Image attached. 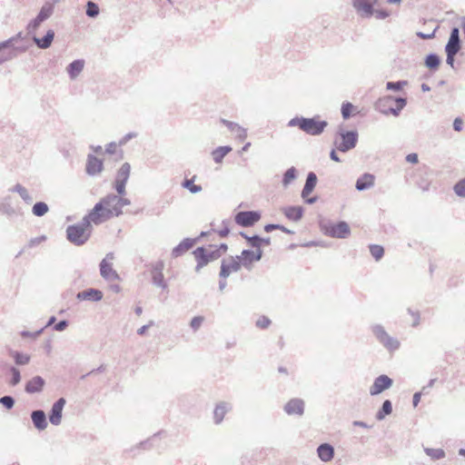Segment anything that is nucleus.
<instances>
[{
    "mask_svg": "<svg viewBox=\"0 0 465 465\" xmlns=\"http://www.w3.org/2000/svg\"><path fill=\"white\" fill-rule=\"evenodd\" d=\"M11 355L17 365H25L30 361V356L27 354L19 351H12Z\"/></svg>",
    "mask_w": 465,
    "mask_h": 465,
    "instance_id": "79ce46f5",
    "label": "nucleus"
},
{
    "mask_svg": "<svg viewBox=\"0 0 465 465\" xmlns=\"http://www.w3.org/2000/svg\"><path fill=\"white\" fill-rule=\"evenodd\" d=\"M271 324V320L266 316H262L256 321V326L260 329H267Z\"/></svg>",
    "mask_w": 465,
    "mask_h": 465,
    "instance_id": "6e6d98bb",
    "label": "nucleus"
},
{
    "mask_svg": "<svg viewBox=\"0 0 465 465\" xmlns=\"http://www.w3.org/2000/svg\"><path fill=\"white\" fill-rule=\"evenodd\" d=\"M406 104V98L389 95L379 99L375 104V108L382 114H392L394 116H398Z\"/></svg>",
    "mask_w": 465,
    "mask_h": 465,
    "instance_id": "20e7f679",
    "label": "nucleus"
},
{
    "mask_svg": "<svg viewBox=\"0 0 465 465\" xmlns=\"http://www.w3.org/2000/svg\"><path fill=\"white\" fill-rule=\"evenodd\" d=\"M9 371H10V373L12 375V378H11V381H10V384L12 386H15V385H17L21 381L20 371L17 368L14 367V366H11Z\"/></svg>",
    "mask_w": 465,
    "mask_h": 465,
    "instance_id": "09e8293b",
    "label": "nucleus"
},
{
    "mask_svg": "<svg viewBox=\"0 0 465 465\" xmlns=\"http://www.w3.org/2000/svg\"><path fill=\"white\" fill-rule=\"evenodd\" d=\"M15 43V38H9L0 43V64L12 59L15 54L12 52H5L4 49L10 47Z\"/></svg>",
    "mask_w": 465,
    "mask_h": 465,
    "instance_id": "c85d7f7f",
    "label": "nucleus"
},
{
    "mask_svg": "<svg viewBox=\"0 0 465 465\" xmlns=\"http://www.w3.org/2000/svg\"><path fill=\"white\" fill-rule=\"evenodd\" d=\"M76 298L80 301L99 302L103 299V292L97 289L90 288V289L79 292L76 294Z\"/></svg>",
    "mask_w": 465,
    "mask_h": 465,
    "instance_id": "6ab92c4d",
    "label": "nucleus"
},
{
    "mask_svg": "<svg viewBox=\"0 0 465 465\" xmlns=\"http://www.w3.org/2000/svg\"><path fill=\"white\" fill-rule=\"evenodd\" d=\"M44 331V328L43 329H40L39 331H35V332H30L28 331H23L21 332V335L23 337H32V338H36L38 335H40Z\"/></svg>",
    "mask_w": 465,
    "mask_h": 465,
    "instance_id": "0e129e2a",
    "label": "nucleus"
},
{
    "mask_svg": "<svg viewBox=\"0 0 465 465\" xmlns=\"http://www.w3.org/2000/svg\"><path fill=\"white\" fill-rule=\"evenodd\" d=\"M9 192L17 193L20 197L24 200V202L27 204H31L34 201V198L29 193L28 190L20 183H16L12 188H9Z\"/></svg>",
    "mask_w": 465,
    "mask_h": 465,
    "instance_id": "c756f323",
    "label": "nucleus"
},
{
    "mask_svg": "<svg viewBox=\"0 0 465 465\" xmlns=\"http://www.w3.org/2000/svg\"><path fill=\"white\" fill-rule=\"evenodd\" d=\"M31 419L34 426L38 430H44L46 429L48 423L46 420L45 412L42 410L33 411L31 412Z\"/></svg>",
    "mask_w": 465,
    "mask_h": 465,
    "instance_id": "aec40b11",
    "label": "nucleus"
},
{
    "mask_svg": "<svg viewBox=\"0 0 465 465\" xmlns=\"http://www.w3.org/2000/svg\"><path fill=\"white\" fill-rule=\"evenodd\" d=\"M370 252L375 261H380L384 255V248L379 244H371L369 246Z\"/></svg>",
    "mask_w": 465,
    "mask_h": 465,
    "instance_id": "a19ab883",
    "label": "nucleus"
},
{
    "mask_svg": "<svg viewBox=\"0 0 465 465\" xmlns=\"http://www.w3.org/2000/svg\"><path fill=\"white\" fill-rule=\"evenodd\" d=\"M374 180L373 174L365 173L357 179L355 188L360 192L368 190L374 185Z\"/></svg>",
    "mask_w": 465,
    "mask_h": 465,
    "instance_id": "412c9836",
    "label": "nucleus"
},
{
    "mask_svg": "<svg viewBox=\"0 0 465 465\" xmlns=\"http://www.w3.org/2000/svg\"><path fill=\"white\" fill-rule=\"evenodd\" d=\"M103 170V162L93 154H89L86 163V173L89 175H95Z\"/></svg>",
    "mask_w": 465,
    "mask_h": 465,
    "instance_id": "4be33fe9",
    "label": "nucleus"
},
{
    "mask_svg": "<svg viewBox=\"0 0 465 465\" xmlns=\"http://www.w3.org/2000/svg\"><path fill=\"white\" fill-rule=\"evenodd\" d=\"M203 251V256L205 258V260L207 261V264L212 262V261H214L216 259H218L220 257V252L219 251H215L214 249L213 250H208L206 249L205 247L203 246H201V247H197L194 251Z\"/></svg>",
    "mask_w": 465,
    "mask_h": 465,
    "instance_id": "4c0bfd02",
    "label": "nucleus"
},
{
    "mask_svg": "<svg viewBox=\"0 0 465 465\" xmlns=\"http://www.w3.org/2000/svg\"><path fill=\"white\" fill-rule=\"evenodd\" d=\"M90 213L78 223L69 225L66 228L67 240L76 246L84 245L90 238L93 226Z\"/></svg>",
    "mask_w": 465,
    "mask_h": 465,
    "instance_id": "f03ea898",
    "label": "nucleus"
},
{
    "mask_svg": "<svg viewBox=\"0 0 465 465\" xmlns=\"http://www.w3.org/2000/svg\"><path fill=\"white\" fill-rule=\"evenodd\" d=\"M371 332L376 340L390 352L399 350L401 343L398 339L391 336L381 324L371 326Z\"/></svg>",
    "mask_w": 465,
    "mask_h": 465,
    "instance_id": "39448f33",
    "label": "nucleus"
},
{
    "mask_svg": "<svg viewBox=\"0 0 465 465\" xmlns=\"http://www.w3.org/2000/svg\"><path fill=\"white\" fill-rule=\"evenodd\" d=\"M193 255H194V258L197 262V264H196V267H195V272H199L200 270L206 266L207 265V261L205 260L204 256H203V251H193Z\"/></svg>",
    "mask_w": 465,
    "mask_h": 465,
    "instance_id": "ea45409f",
    "label": "nucleus"
},
{
    "mask_svg": "<svg viewBox=\"0 0 465 465\" xmlns=\"http://www.w3.org/2000/svg\"><path fill=\"white\" fill-rule=\"evenodd\" d=\"M261 213L258 211H241L234 216V222L242 227H251L261 219Z\"/></svg>",
    "mask_w": 465,
    "mask_h": 465,
    "instance_id": "0eeeda50",
    "label": "nucleus"
},
{
    "mask_svg": "<svg viewBox=\"0 0 465 465\" xmlns=\"http://www.w3.org/2000/svg\"><path fill=\"white\" fill-rule=\"evenodd\" d=\"M406 84L407 81L387 82L386 88L390 91L400 92Z\"/></svg>",
    "mask_w": 465,
    "mask_h": 465,
    "instance_id": "de8ad7c7",
    "label": "nucleus"
},
{
    "mask_svg": "<svg viewBox=\"0 0 465 465\" xmlns=\"http://www.w3.org/2000/svg\"><path fill=\"white\" fill-rule=\"evenodd\" d=\"M446 53V63L454 68V63H455V56L457 54L451 53V52H445Z\"/></svg>",
    "mask_w": 465,
    "mask_h": 465,
    "instance_id": "680f3d73",
    "label": "nucleus"
},
{
    "mask_svg": "<svg viewBox=\"0 0 465 465\" xmlns=\"http://www.w3.org/2000/svg\"><path fill=\"white\" fill-rule=\"evenodd\" d=\"M54 38V32L52 29H49L42 38H39L34 35L32 39L38 48L46 49L51 46Z\"/></svg>",
    "mask_w": 465,
    "mask_h": 465,
    "instance_id": "b1692460",
    "label": "nucleus"
},
{
    "mask_svg": "<svg viewBox=\"0 0 465 465\" xmlns=\"http://www.w3.org/2000/svg\"><path fill=\"white\" fill-rule=\"evenodd\" d=\"M461 49V40L460 36V29L452 27L449 36V40L445 45V52L458 54Z\"/></svg>",
    "mask_w": 465,
    "mask_h": 465,
    "instance_id": "2eb2a0df",
    "label": "nucleus"
},
{
    "mask_svg": "<svg viewBox=\"0 0 465 465\" xmlns=\"http://www.w3.org/2000/svg\"><path fill=\"white\" fill-rule=\"evenodd\" d=\"M194 178L195 176H193V179H185L182 183V186L189 190L192 193H197L202 191L201 185L194 184Z\"/></svg>",
    "mask_w": 465,
    "mask_h": 465,
    "instance_id": "58836bf2",
    "label": "nucleus"
},
{
    "mask_svg": "<svg viewBox=\"0 0 465 465\" xmlns=\"http://www.w3.org/2000/svg\"><path fill=\"white\" fill-rule=\"evenodd\" d=\"M424 451L432 460H440L445 457V452L442 449L425 448Z\"/></svg>",
    "mask_w": 465,
    "mask_h": 465,
    "instance_id": "c03bdc74",
    "label": "nucleus"
},
{
    "mask_svg": "<svg viewBox=\"0 0 465 465\" xmlns=\"http://www.w3.org/2000/svg\"><path fill=\"white\" fill-rule=\"evenodd\" d=\"M100 274L106 281L119 280V274L113 269V264L107 261H101L99 264Z\"/></svg>",
    "mask_w": 465,
    "mask_h": 465,
    "instance_id": "dca6fc26",
    "label": "nucleus"
},
{
    "mask_svg": "<svg viewBox=\"0 0 465 465\" xmlns=\"http://www.w3.org/2000/svg\"><path fill=\"white\" fill-rule=\"evenodd\" d=\"M44 21L38 17L36 15L35 18H34L33 20H31L29 22V24L27 25L26 26V30H27V34L28 35H35V32L36 31V29L40 26V25L43 23Z\"/></svg>",
    "mask_w": 465,
    "mask_h": 465,
    "instance_id": "49530a36",
    "label": "nucleus"
},
{
    "mask_svg": "<svg viewBox=\"0 0 465 465\" xmlns=\"http://www.w3.org/2000/svg\"><path fill=\"white\" fill-rule=\"evenodd\" d=\"M325 232L333 238L345 239L350 235L351 230L346 222L341 221L335 224H331L326 227Z\"/></svg>",
    "mask_w": 465,
    "mask_h": 465,
    "instance_id": "f8f14e48",
    "label": "nucleus"
},
{
    "mask_svg": "<svg viewBox=\"0 0 465 465\" xmlns=\"http://www.w3.org/2000/svg\"><path fill=\"white\" fill-rule=\"evenodd\" d=\"M463 128V121L461 118L457 117L453 121V129L457 132H460Z\"/></svg>",
    "mask_w": 465,
    "mask_h": 465,
    "instance_id": "e2e57ef3",
    "label": "nucleus"
},
{
    "mask_svg": "<svg viewBox=\"0 0 465 465\" xmlns=\"http://www.w3.org/2000/svg\"><path fill=\"white\" fill-rule=\"evenodd\" d=\"M303 209L302 206H292V221H298L302 218Z\"/></svg>",
    "mask_w": 465,
    "mask_h": 465,
    "instance_id": "13d9d810",
    "label": "nucleus"
},
{
    "mask_svg": "<svg viewBox=\"0 0 465 465\" xmlns=\"http://www.w3.org/2000/svg\"><path fill=\"white\" fill-rule=\"evenodd\" d=\"M15 399L10 395H5L0 398V403L7 410H11L15 405Z\"/></svg>",
    "mask_w": 465,
    "mask_h": 465,
    "instance_id": "603ef678",
    "label": "nucleus"
},
{
    "mask_svg": "<svg viewBox=\"0 0 465 465\" xmlns=\"http://www.w3.org/2000/svg\"><path fill=\"white\" fill-rule=\"evenodd\" d=\"M318 179L317 175L313 172H310L307 174L306 182L302 191V197L304 199L305 203L312 204L316 202L317 198L315 196L308 198V196L312 193Z\"/></svg>",
    "mask_w": 465,
    "mask_h": 465,
    "instance_id": "ddd939ff",
    "label": "nucleus"
},
{
    "mask_svg": "<svg viewBox=\"0 0 465 465\" xmlns=\"http://www.w3.org/2000/svg\"><path fill=\"white\" fill-rule=\"evenodd\" d=\"M49 211L48 205L45 202H37L33 205L32 213L37 217H42Z\"/></svg>",
    "mask_w": 465,
    "mask_h": 465,
    "instance_id": "e433bc0d",
    "label": "nucleus"
},
{
    "mask_svg": "<svg viewBox=\"0 0 465 465\" xmlns=\"http://www.w3.org/2000/svg\"><path fill=\"white\" fill-rule=\"evenodd\" d=\"M68 321L62 320L54 325V330L56 331H63L68 327Z\"/></svg>",
    "mask_w": 465,
    "mask_h": 465,
    "instance_id": "bf43d9fd",
    "label": "nucleus"
},
{
    "mask_svg": "<svg viewBox=\"0 0 465 465\" xmlns=\"http://www.w3.org/2000/svg\"><path fill=\"white\" fill-rule=\"evenodd\" d=\"M131 172V165L128 163H124L116 173L115 181L127 183Z\"/></svg>",
    "mask_w": 465,
    "mask_h": 465,
    "instance_id": "f704fd0d",
    "label": "nucleus"
},
{
    "mask_svg": "<svg viewBox=\"0 0 465 465\" xmlns=\"http://www.w3.org/2000/svg\"><path fill=\"white\" fill-rule=\"evenodd\" d=\"M119 196L110 193L102 198L90 212V216L94 224H100L114 216H120L123 211L119 209Z\"/></svg>",
    "mask_w": 465,
    "mask_h": 465,
    "instance_id": "f257e3e1",
    "label": "nucleus"
},
{
    "mask_svg": "<svg viewBox=\"0 0 465 465\" xmlns=\"http://www.w3.org/2000/svg\"><path fill=\"white\" fill-rule=\"evenodd\" d=\"M231 410V406L229 403L225 401L219 402L213 411V420L215 424H220L225 414Z\"/></svg>",
    "mask_w": 465,
    "mask_h": 465,
    "instance_id": "393cba45",
    "label": "nucleus"
},
{
    "mask_svg": "<svg viewBox=\"0 0 465 465\" xmlns=\"http://www.w3.org/2000/svg\"><path fill=\"white\" fill-rule=\"evenodd\" d=\"M317 454L321 460L329 462L334 457V448L329 443H322L317 448Z\"/></svg>",
    "mask_w": 465,
    "mask_h": 465,
    "instance_id": "5701e85b",
    "label": "nucleus"
},
{
    "mask_svg": "<svg viewBox=\"0 0 465 465\" xmlns=\"http://www.w3.org/2000/svg\"><path fill=\"white\" fill-rule=\"evenodd\" d=\"M405 160L411 163H417L419 162V157L417 153H411L406 155Z\"/></svg>",
    "mask_w": 465,
    "mask_h": 465,
    "instance_id": "774afa93",
    "label": "nucleus"
},
{
    "mask_svg": "<svg viewBox=\"0 0 465 465\" xmlns=\"http://www.w3.org/2000/svg\"><path fill=\"white\" fill-rule=\"evenodd\" d=\"M125 185L126 183L124 182L114 181V189L116 190L118 195H124L126 193Z\"/></svg>",
    "mask_w": 465,
    "mask_h": 465,
    "instance_id": "4d7b16f0",
    "label": "nucleus"
},
{
    "mask_svg": "<svg viewBox=\"0 0 465 465\" xmlns=\"http://www.w3.org/2000/svg\"><path fill=\"white\" fill-rule=\"evenodd\" d=\"M379 0H352V6L361 16L370 18L374 15L373 5Z\"/></svg>",
    "mask_w": 465,
    "mask_h": 465,
    "instance_id": "9b49d317",
    "label": "nucleus"
},
{
    "mask_svg": "<svg viewBox=\"0 0 465 465\" xmlns=\"http://www.w3.org/2000/svg\"><path fill=\"white\" fill-rule=\"evenodd\" d=\"M232 150L230 145L219 146L212 152L213 159L216 163H221L223 158Z\"/></svg>",
    "mask_w": 465,
    "mask_h": 465,
    "instance_id": "7c9ffc66",
    "label": "nucleus"
},
{
    "mask_svg": "<svg viewBox=\"0 0 465 465\" xmlns=\"http://www.w3.org/2000/svg\"><path fill=\"white\" fill-rule=\"evenodd\" d=\"M292 126H297L301 131L309 135L318 136L324 132L328 126V122L321 120L320 115L311 118L295 116L292 117Z\"/></svg>",
    "mask_w": 465,
    "mask_h": 465,
    "instance_id": "7ed1b4c3",
    "label": "nucleus"
},
{
    "mask_svg": "<svg viewBox=\"0 0 465 465\" xmlns=\"http://www.w3.org/2000/svg\"><path fill=\"white\" fill-rule=\"evenodd\" d=\"M246 241H247L248 244L252 248L259 249V247H261L260 246L261 237L259 235L255 234L252 236L246 237Z\"/></svg>",
    "mask_w": 465,
    "mask_h": 465,
    "instance_id": "5fc2aeb1",
    "label": "nucleus"
},
{
    "mask_svg": "<svg viewBox=\"0 0 465 465\" xmlns=\"http://www.w3.org/2000/svg\"><path fill=\"white\" fill-rule=\"evenodd\" d=\"M84 66V61L82 59H77L73 61L66 67V71L71 79L76 78L79 74L83 71Z\"/></svg>",
    "mask_w": 465,
    "mask_h": 465,
    "instance_id": "bb28decb",
    "label": "nucleus"
},
{
    "mask_svg": "<svg viewBox=\"0 0 465 465\" xmlns=\"http://www.w3.org/2000/svg\"><path fill=\"white\" fill-rule=\"evenodd\" d=\"M337 135L340 136L341 142L334 141L336 148L341 153H347L356 147L359 134L356 130L346 131L341 127L339 128Z\"/></svg>",
    "mask_w": 465,
    "mask_h": 465,
    "instance_id": "423d86ee",
    "label": "nucleus"
},
{
    "mask_svg": "<svg viewBox=\"0 0 465 465\" xmlns=\"http://www.w3.org/2000/svg\"><path fill=\"white\" fill-rule=\"evenodd\" d=\"M353 108L354 106L352 105V104L349 102L342 104L341 112L343 119L347 120L351 117Z\"/></svg>",
    "mask_w": 465,
    "mask_h": 465,
    "instance_id": "3c124183",
    "label": "nucleus"
},
{
    "mask_svg": "<svg viewBox=\"0 0 465 465\" xmlns=\"http://www.w3.org/2000/svg\"><path fill=\"white\" fill-rule=\"evenodd\" d=\"M100 9L97 4L88 1L86 4V15L91 18H95L99 15Z\"/></svg>",
    "mask_w": 465,
    "mask_h": 465,
    "instance_id": "37998d69",
    "label": "nucleus"
},
{
    "mask_svg": "<svg viewBox=\"0 0 465 465\" xmlns=\"http://www.w3.org/2000/svg\"><path fill=\"white\" fill-rule=\"evenodd\" d=\"M453 191L459 197L465 198V178L456 183Z\"/></svg>",
    "mask_w": 465,
    "mask_h": 465,
    "instance_id": "8fccbe9b",
    "label": "nucleus"
},
{
    "mask_svg": "<svg viewBox=\"0 0 465 465\" xmlns=\"http://www.w3.org/2000/svg\"><path fill=\"white\" fill-rule=\"evenodd\" d=\"M164 269V263L163 261H158L152 265L151 276L152 282L154 286L162 288L163 290L167 289L168 285L164 280L163 271Z\"/></svg>",
    "mask_w": 465,
    "mask_h": 465,
    "instance_id": "1a4fd4ad",
    "label": "nucleus"
},
{
    "mask_svg": "<svg viewBox=\"0 0 465 465\" xmlns=\"http://www.w3.org/2000/svg\"><path fill=\"white\" fill-rule=\"evenodd\" d=\"M59 0H48L41 7L37 16L44 22L52 16L54 11V5Z\"/></svg>",
    "mask_w": 465,
    "mask_h": 465,
    "instance_id": "a878e982",
    "label": "nucleus"
},
{
    "mask_svg": "<svg viewBox=\"0 0 465 465\" xmlns=\"http://www.w3.org/2000/svg\"><path fill=\"white\" fill-rule=\"evenodd\" d=\"M392 412V404L390 400H385L382 402L381 408L376 413V419L378 420H382L385 419L387 415H390Z\"/></svg>",
    "mask_w": 465,
    "mask_h": 465,
    "instance_id": "473e14b6",
    "label": "nucleus"
},
{
    "mask_svg": "<svg viewBox=\"0 0 465 465\" xmlns=\"http://www.w3.org/2000/svg\"><path fill=\"white\" fill-rule=\"evenodd\" d=\"M242 263L240 257H229L228 259H223L221 262V270L219 276L221 279H226L232 272H237L241 270Z\"/></svg>",
    "mask_w": 465,
    "mask_h": 465,
    "instance_id": "6e6552de",
    "label": "nucleus"
},
{
    "mask_svg": "<svg viewBox=\"0 0 465 465\" xmlns=\"http://www.w3.org/2000/svg\"><path fill=\"white\" fill-rule=\"evenodd\" d=\"M223 123L227 126V128L232 133H234L236 134L239 140L243 141L247 137L246 129L240 126L238 124L227 120H223Z\"/></svg>",
    "mask_w": 465,
    "mask_h": 465,
    "instance_id": "cd10ccee",
    "label": "nucleus"
},
{
    "mask_svg": "<svg viewBox=\"0 0 465 465\" xmlns=\"http://www.w3.org/2000/svg\"><path fill=\"white\" fill-rule=\"evenodd\" d=\"M66 403L64 398H59L52 406L51 411L49 412V421L54 425L58 426L62 421L63 410Z\"/></svg>",
    "mask_w": 465,
    "mask_h": 465,
    "instance_id": "4468645a",
    "label": "nucleus"
},
{
    "mask_svg": "<svg viewBox=\"0 0 465 465\" xmlns=\"http://www.w3.org/2000/svg\"><path fill=\"white\" fill-rule=\"evenodd\" d=\"M236 257H238V255ZM239 257L242 266L245 268H249V265L255 261L253 251L251 250H243Z\"/></svg>",
    "mask_w": 465,
    "mask_h": 465,
    "instance_id": "c9c22d12",
    "label": "nucleus"
},
{
    "mask_svg": "<svg viewBox=\"0 0 465 465\" xmlns=\"http://www.w3.org/2000/svg\"><path fill=\"white\" fill-rule=\"evenodd\" d=\"M305 403L301 399H292V414L302 416L304 413Z\"/></svg>",
    "mask_w": 465,
    "mask_h": 465,
    "instance_id": "a18cd8bd",
    "label": "nucleus"
},
{
    "mask_svg": "<svg viewBox=\"0 0 465 465\" xmlns=\"http://www.w3.org/2000/svg\"><path fill=\"white\" fill-rule=\"evenodd\" d=\"M223 227L221 230H219L218 234L220 235V237L224 238L227 237L228 234L230 233V228L225 223V222H223Z\"/></svg>",
    "mask_w": 465,
    "mask_h": 465,
    "instance_id": "69168bd1",
    "label": "nucleus"
},
{
    "mask_svg": "<svg viewBox=\"0 0 465 465\" xmlns=\"http://www.w3.org/2000/svg\"><path fill=\"white\" fill-rule=\"evenodd\" d=\"M393 384V381L386 374H381L375 378L372 385L370 387V394L371 396L379 395L384 391L390 389Z\"/></svg>",
    "mask_w": 465,
    "mask_h": 465,
    "instance_id": "9d476101",
    "label": "nucleus"
},
{
    "mask_svg": "<svg viewBox=\"0 0 465 465\" xmlns=\"http://www.w3.org/2000/svg\"><path fill=\"white\" fill-rule=\"evenodd\" d=\"M204 321V318L203 316H194L190 322L191 328L193 330V331H196L200 329L201 325L203 324Z\"/></svg>",
    "mask_w": 465,
    "mask_h": 465,
    "instance_id": "864d4df0",
    "label": "nucleus"
},
{
    "mask_svg": "<svg viewBox=\"0 0 465 465\" xmlns=\"http://www.w3.org/2000/svg\"><path fill=\"white\" fill-rule=\"evenodd\" d=\"M0 212L8 216L14 215L15 213V210L12 205L11 197L5 196L3 198L0 203Z\"/></svg>",
    "mask_w": 465,
    "mask_h": 465,
    "instance_id": "72a5a7b5",
    "label": "nucleus"
},
{
    "mask_svg": "<svg viewBox=\"0 0 465 465\" xmlns=\"http://www.w3.org/2000/svg\"><path fill=\"white\" fill-rule=\"evenodd\" d=\"M197 238H185L172 251V256L177 258L182 256L188 250L192 249L195 244Z\"/></svg>",
    "mask_w": 465,
    "mask_h": 465,
    "instance_id": "f3484780",
    "label": "nucleus"
},
{
    "mask_svg": "<svg viewBox=\"0 0 465 465\" xmlns=\"http://www.w3.org/2000/svg\"><path fill=\"white\" fill-rule=\"evenodd\" d=\"M45 240H46V237L45 235L32 238L28 242V246L31 248L35 247V246L40 244L41 242H45Z\"/></svg>",
    "mask_w": 465,
    "mask_h": 465,
    "instance_id": "052dcab7",
    "label": "nucleus"
},
{
    "mask_svg": "<svg viewBox=\"0 0 465 465\" xmlns=\"http://www.w3.org/2000/svg\"><path fill=\"white\" fill-rule=\"evenodd\" d=\"M45 384V381L41 376H35L26 382L25 391L30 394L41 392Z\"/></svg>",
    "mask_w": 465,
    "mask_h": 465,
    "instance_id": "a211bd4d",
    "label": "nucleus"
},
{
    "mask_svg": "<svg viewBox=\"0 0 465 465\" xmlns=\"http://www.w3.org/2000/svg\"><path fill=\"white\" fill-rule=\"evenodd\" d=\"M440 62V57L435 53L429 54L424 59L425 66L431 71L438 70Z\"/></svg>",
    "mask_w": 465,
    "mask_h": 465,
    "instance_id": "2f4dec72",
    "label": "nucleus"
},
{
    "mask_svg": "<svg viewBox=\"0 0 465 465\" xmlns=\"http://www.w3.org/2000/svg\"><path fill=\"white\" fill-rule=\"evenodd\" d=\"M136 134L135 133H128L126 134L119 142V144L120 145H124L129 140H131L132 138H134L136 137Z\"/></svg>",
    "mask_w": 465,
    "mask_h": 465,
    "instance_id": "338daca9",
    "label": "nucleus"
}]
</instances>
